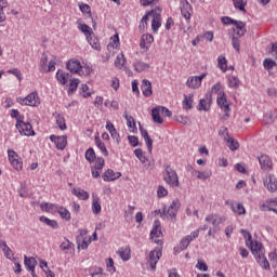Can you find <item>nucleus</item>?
Segmentation results:
<instances>
[{
    "instance_id": "37998d69",
    "label": "nucleus",
    "mask_w": 277,
    "mask_h": 277,
    "mask_svg": "<svg viewBox=\"0 0 277 277\" xmlns=\"http://www.w3.org/2000/svg\"><path fill=\"white\" fill-rule=\"evenodd\" d=\"M40 222H43V224H47V226H50V228H60V225L57 224V221L51 220L44 215L40 216Z\"/></svg>"
},
{
    "instance_id": "5701e85b",
    "label": "nucleus",
    "mask_w": 277,
    "mask_h": 277,
    "mask_svg": "<svg viewBox=\"0 0 277 277\" xmlns=\"http://www.w3.org/2000/svg\"><path fill=\"white\" fill-rule=\"evenodd\" d=\"M224 217L220 216L219 214H209L206 216L205 221L208 222V224H212L214 228H217L222 222H224Z\"/></svg>"
},
{
    "instance_id": "69168bd1",
    "label": "nucleus",
    "mask_w": 277,
    "mask_h": 277,
    "mask_svg": "<svg viewBox=\"0 0 277 277\" xmlns=\"http://www.w3.org/2000/svg\"><path fill=\"white\" fill-rule=\"evenodd\" d=\"M6 72L9 75H14V77H16L18 81H23V74L21 72V70H18V68L9 69Z\"/></svg>"
},
{
    "instance_id": "f03ea898",
    "label": "nucleus",
    "mask_w": 277,
    "mask_h": 277,
    "mask_svg": "<svg viewBox=\"0 0 277 277\" xmlns=\"http://www.w3.org/2000/svg\"><path fill=\"white\" fill-rule=\"evenodd\" d=\"M24 120H25V117L17 118L15 128L17 129L18 133L27 137H31V135H36V132H34V127H31V123L25 122Z\"/></svg>"
},
{
    "instance_id": "1a4fd4ad",
    "label": "nucleus",
    "mask_w": 277,
    "mask_h": 277,
    "mask_svg": "<svg viewBox=\"0 0 277 277\" xmlns=\"http://www.w3.org/2000/svg\"><path fill=\"white\" fill-rule=\"evenodd\" d=\"M8 155H9V161L11 166L14 168V170H17V172L19 170H23V161L21 160L16 151H14L13 149H9Z\"/></svg>"
},
{
    "instance_id": "9d476101",
    "label": "nucleus",
    "mask_w": 277,
    "mask_h": 277,
    "mask_svg": "<svg viewBox=\"0 0 277 277\" xmlns=\"http://www.w3.org/2000/svg\"><path fill=\"white\" fill-rule=\"evenodd\" d=\"M261 170L264 172H272L274 170V162L267 155H261L258 157Z\"/></svg>"
},
{
    "instance_id": "c756f323",
    "label": "nucleus",
    "mask_w": 277,
    "mask_h": 277,
    "mask_svg": "<svg viewBox=\"0 0 277 277\" xmlns=\"http://www.w3.org/2000/svg\"><path fill=\"white\" fill-rule=\"evenodd\" d=\"M182 105H183V109H186V111H189V109L194 107V93L184 95Z\"/></svg>"
},
{
    "instance_id": "338daca9",
    "label": "nucleus",
    "mask_w": 277,
    "mask_h": 277,
    "mask_svg": "<svg viewBox=\"0 0 277 277\" xmlns=\"http://www.w3.org/2000/svg\"><path fill=\"white\" fill-rule=\"evenodd\" d=\"M221 92H224V89H222V83L217 82L211 88L212 94H217L220 96Z\"/></svg>"
},
{
    "instance_id": "7ed1b4c3",
    "label": "nucleus",
    "mask_w": 277,
    "mask_h": 277,
    "mask_svg": "<svg viewBox=\"0 0 277 277\" xmlns=\"http://www.w3.org/2000/svg\"><path fill=\"white\" fill-rule=\"evenodd\" d=\"M41 209H45V211H51V209H57V213L62 217V220H65L66 222H69L70 220V211L64 207H57L53 203H41Z\"/></svg>"
},
{
    "instance_id": "6e6d98bb",
    "label": "nucleus",
    "mask_w": 277,
    "mask_h": 277,
    "mask_svg": "<svg viewBox=\"0 0 277 277\" xmlns=\"http://www.w3.org/2000/svg\"><path fill=\"white\" fill-rule=\"evenodd\" d=\"M252 254H255V252H261L263 250V245L259 241H255V242H250V246H249Z\"/></svg>"
},
{
    "instance_id": "680f3d73",
    "label": "nucleus",
    "mask_w": 277,
    "mask_h": 277,
    "mask_svg": "<svg viewBox=\"0 0 277 277\" xmlns=\"http://www.w3.org/2000/svg\"><path fill=\"white\" fill-rule=\"evenodd\" d=\"M263 66L266 70H272V68H274V66H276V61H274L272 58H265L263 62Z\"/></svg>"
},
{
    "instance_id": "f8f14e48",
    "label": "nucleus",
    "mask_w": 277,
    "mask_h": 277,
    "mask_svg": "<svg viewBox=\"0 0 277 277\" xmlns=\"http://www.w3.org/2000/svg\"><path fill=\"white\" fill-rule=\"evenodd\" d=\"M207 77V74H201L200 76H190L187 81L186 85L187 88H192V90H198L200 85H202V79Z\"/></svg>"
},
{
    "instance_id": "a211bd4d",
    "label": "nucleus",
    "mask_w": 277,
    "mask_h": 277,
    "mask_svg": "<svg viewBox=\"0 0 277 277\" xmlns=\"http://www.w3.org/2000/svg\"><path fill=\"white\" fill-rule=\"evenodd\" d=\"M233 31H234V36L238 37V38H243V36H246V32L248 31L246 29V22L242 21H236V23L234 24Z\"/></svg>"
},
{
    "instance_id": "de8ad7c7",
    "label": "nucleus",
    "mask_w": 277,
    "mask_h": 277,
    "mask_svg": "<svg viewBox=\"0 0 277 277\" xmlns=\"http://www.w3.org/2000/svg\"><path fill=\"white\" fill-rule=\"evenodd\" d=\"M90 47H92V49H95V51H101V43L98 42V40L93 37L92 35L89 36V39H87Z\"/></svg>"
},
{
    "instance_id": "052dcab7",
    "label": "nucleus",
    "mask_w": 277,
    "mask_h": 277,
    "mask_svg": "<svg viewBox=\"0 0 277 277\" xmlns=\"http://www.w3.org/2000/svg\"><path fill=\"white\" fill-rule=\"evenodd\" d=\"M106 267L109 274H116V266H114V259L108 258L106 260Z\"/></svg>"
},
{
    "instance_id": "5fc2aeb1",
    "label": "nucleus",
    "mask_w": 277,
    "mask_h": 277,
    "mask_svg": "<svg viewBox=\"0 0 277 277\" xmlns=\"http://www.w3.org/2000/svg\"><path fill=\"white\" fill-rule=\"evenodd\" d=\"M239 78L236 76H229L228 77V85L229 88H233L234 90H237V88H239Z\"/></svg>"
},
{
    "instance_id": "2eb2a0df",
    "label": "nucleus",
    "mask_w": 277,
    "mask_h": 277,
    "mask_svg": "<svg viewBox=\"0 0 277 277\" xmlns=\"http://www.w3.org/2000/svg\"><path fill=\"white\" fill-rule=\"evenodd\" d=\"M103 168H105V159L102 157L96 158L94 167L91 168V174L93 179H98V176H101Z\"/></svg>"
},
{
    "instance_id": "0e129e2a",
    "label": "nucleus",
    "mask_w": 277,
    "mask_h": 277,
    "mask_svg": "<svg viewBox=\"0 0 277 277\" xmlns=\"http://www.w3.org/2000/svg\"><path fill=\"white\" fill-rule=\"evenodd\" d=\"M262 211H273V213H276L277 209L272 207V201L266 200L265 203L261 206Z\"/></svg>"
},
{
    "instance_id": "f257e3e1",
    "label": "nucleus",
    "mask_w": 277,
    "mask_h": 277,
    "mask_svg": "<svg viewBox=\"0 0 277 277\" xmlns=\"http://www.w3.org/2000/svg\"><path fill=\"white\" fill-rule=\"evenodd\" d=\"M162 177L164 183L169 185V187H179V174H176V170L172 168L170 164H164V170L162 172Z\"/></svg>"
},
{
    "instance_id": "79ce46f5",
    "label": "nucleus",
    "mask_w": 277,
    "mask_h": 277,
    "mask_svg": "<svg viewBox=\"0 0 277 277\" xmlns=\"http://www.w3.org/2000/svg\"><path fill=\"white\" fill-rule=\"evenodd\" d=\"M79 83H80L79 79H77V78L70 79L69 88L67 91V94L69 96L75 94V92H77V88L79 87Z\"/></svg>"
},
{
    "instance_id": "6e6552de",
    "label": "nucleus",
    "mask_w": 277,
    "mask_h": 277,
    "mask_svg": "<svg viewBox=\"0 0 277 277\" xmlns=\"http://www.w3.org/2000/svg\"><path fill=\"white\" fill-rule=\"evenodd\" d=\"M161 237H163V233L161 232V222L159 220H155L150 232V239L156 243H161V240H159Z\"/></svg>"
},
{
    "instance_id": "c03bdc74",
    "label": "nucleus",
    "mask_w": 277,
    "mask_h": 277,
    "mask_svg": "<svg viewBox=\"0 0 277 277\" xmlns=\"http://www.w3.org/2000/svg\"><path fill=\"white\" fill-rule=\"evenodd\" d=\"M228 61L226 60V56H219L217 57V68H220V70H223V72H226V70H228Z\"/></svg>"
},
{
    "instance_id": "9b49d317",
    "label": "nucleus",
    "mask_w": 277,
    "mask_h": 277,
    "mask_svg": "<svg viewBox=\"0 0 277 277\" xmlns=\"http://www.w3.org/2000/svg\"><path fill=\"white\" fill-rule=\"evenodd\" d=\"M263 185L271 194L277 192V180L273 174H268L263 179Z\"/></svg>"
},
{
    "instance_id": "3c124183",
    "label": "nucleus",
    "mask_w": 277,
    "mask_h": 277,
    "mask_svg": "<svg viewBox=\"0 0 277 277\" xmlns=\"http://www.w3.org/2000/svg\"><path fill=\"white\" fill-rule=\"evenodd\" d=\"M5 8H8V1L0 0V23H5L6 16H5V12H3Z\"/></svg>"
},
{
    "instance_id": "4be33fe9",
    "label": "nucleus",
    "mask_w": 277,
    "mask_h": 277,
    "mask_svg": "<svg viewBox=\"0 0 277 277\" xmlns=\"http://www.w3.org/2000/svg\"><path fill=\"white\" fill-rule=\"evenodd\" d=\"M122 176V173L120 172H114V170L108 169L103 174V181L106 183H111V181H116L117 179H120Z\"/></svg>"
},
{
    "instance_id": "6ab92c4d",
    "label": "nucleus",
    "mask_w": 277,
    "mask_h": 277,
    "mask_svg": "<svg viewBox=\"0 0 277 277\" xmlns=\"http://www.w3.org/2000/svg\"><path fill=\"white\" fill-rule=\"evenodd\" d=\"M181 207V202L179 199L172 201L171 206L168 210H163V215H169V217H174L176 213H179V208Z\"/></svg>"
},
{
    "instance_id": "4d7b16f0",
    "label": "nucleus",
    "mask_w": 277,
    "mask_h": 277,
    "mask_svg": "<svg viewBox=\"0 0 277 277\" xmlns=\"http://www.w3.org/2000/svg\"><path fill=\"white\" fill-rule=\"evenodd\" d=\"M49 63V56L47 53H43L40 60V71L41 72H47V64Z\"/></svg>"
},
{
    "instance_id": "a18cd8bd",
    "label": "nucleus",
    "mask_w": 277,
    "mask_h": 277,
    "mask_svg": "<svg viewBox=\"0 0 277 277\" xmlns=\"http://www.w3.org/2000/svg\"><path fill=\"white\" fill-rule=\"evenodd\" d=\"M127 63V60L124 58V54H118L115 60V66L116 68L122 69L124 68V64Z\"/></svg>"
},
{
    "instance_id": "774afa93",
    "label": "nucleus",
    "mask_w": 277,
    "mask_h": 277,
    "mask_svg": "<svg viewBox=\"0 0 277 277\" xmlns=\"http://www.w3.org/2000/svg\"><path fill=\"white\" fill-rule=\"evenodd\" d=\"M103 268L101 267H92L90 268L91 277H101Z\"/></svg>"
},
{
    "instance_id": "dca6fc26",
    "label": "nucleus",
    "mask_w": 277,
    "mask_h": 277,
    "mask_svg": "<svg viewBox=\"0 0 277 277\" xmlns=\"http://www.w3.org/2000/svg\"><path fill=\"white\" fill-rule=\"evenodd\" d=\"M50 140L51 142H53V144H55L57 150H64V148H66V145L68 144V137L66 135H63V136L51 135Z\"/></svg>"
},
{
    "instance_id": "e433bc0d",
    "label": "nucleus",
    "mask_w": 277,
    "mask_h": 277,
    "mask_svg": "<svg viewBox=\"0 0 277 277\" xmlns=\"http://www.w3.org/2000/svg\"><path fill=\"white\" fill-rule=\"evenodd\" d=\"M159 27H161V14L155 13L151 22V29L154 34H157V31H159Z\"/></svg>"
},
{
    "instance_id": "f3484780",
    "label": "nucleus",
    "mask_w": 277,
    "mask_h": 277,
    "mask_svg": "<svg viewBox=\"0 0 277 277\" xmlns=\"http://www.w3.org/2000/svg\"><path fill=\"white\" fill-rule=\"evenodd\" d=\"M255 256V261L259 263V265L263 269H269V262L267 261V258H265V250L262 249L261 251L255 252L253 254Z\"/></svg>"
},
{
    "instance_id": "09e8293b",
    "label": "nucleus",
    "mask_w": 277,
    "mask_h": 277,
    "mask_svg": "<svg viewBox=\"0 0 277 277\" xmlns=\"http://www.w3.org/2000/svg\"><path fill=\"white\" fill-rule=\"evenodd\" d=\"M84 157L89 163H94V161H96V153H94L93 148H89L85 151Z\"/></svg>"
},
{
    "instance_id": "e2e57ef3",
    "label": "nucleus",
    "mask_w": 277,
    "mask_h": 277,
    "mask_svg": "<svg viewBox=\"0 0 277 277\" xmlns=\"http://www.w3.org/2000/svg\"><path fill=\"white\" fill-rule=\"evenodd\" d=\"M60 249L63 250V252H66V250H71L72 242L65 238L64 241L60 245Z\"/></svg>"
},
{
    "instance_id": "cd10ccee",
    "label": "nucleus",
    "mask_w": 277,
    "mask_h": 277,
    "mask_svg": "<svg viewBox=\"0 0 277 277\" xmlns=\"http://www.w3.org/2000/svg\"><path fill=\"white\" fill-rule=\"evenodd\" d=\"M56 79L61 85H66L68 83V79H70V74L58 69L56 72Z\"/></svg>"
},
{
    "instance_id": "7c9ffc66",
    "label": "nucleus",
    "mask_w": 277,
    "mask_h": 277,
    "mask_svg": "<svg viewBox=\"0 0 277 277\" xmlns=\"http://www.w3.org/2000/svg\"><path fill=\"white\" fill-rule=\"evenodd\" d=\"M71 194L79 200H88L90 198V194L82 188H74Z\"/></svg>"
},
{
    "instance_id": "39448f33",
    "label": "nucleus",
    "mask_w": 277,
    "mask_h": 277,
    "mask_svg": "<svg viewBox=\"0 0 277 277\" xmlns=\"http://www.w3.org/2000/svg\"><path fill=\"white\" fill-rule=\"evenodd\" d=\"M216 103L219 107H221V109L225 113V115L223 116V120H227V118L230 116V106L228 104V101L226 100V93H219Z\"/></svg>"
},
{
    "instance_id": "f704fd0d",
    "label": "nucleus",
    "mask_w": 277,
    "mask_h": 277,
    "mask_svg": "<svg viewBox=\"0 0 277 277\" xmlns=\"http://www.w3.org/2000/svg\"><path fill=\"white\" fill-rule=\"evenodd\" d=\"M0 248L2 249V252H4V255L10 261H14V252H12V249L8 247V243L5 241H0Z\"/></svg>"
},
{
    "instance_id": "864d4df0",
    "label": "nucleus",
    "mask_w": 277,
    "mask_h": 277,
    "mask_svg": "<svg viewBox=\"0 0 277 277\" xmlns=\"http://www.w3.org/2000/svg\"><path fill=\"white\" fill-rule=\"evenodd\" d=\"M226 144L228 145L229 150H239V142H237L235 138L228 137V140L226 141Z\"/></svg>"
},
{
    "instance_id": "49530a36",
    "label": "nucleus",
    "mask_w": 277,
    "mask_h": 277,
    "mask_svg": "<svg viewBox=\"0 0 277 277\" xmlns=\"http://www.w3.org/2000/svg\"><path fill=\"white\" fill-rule=\"evenodd\" d=\"M78 29L84 34L87 40H90V36H92V28H90L88 24H81L78 26Z\"/></svg>"
},
{
    "instance_id": "72a5a7b5",
    "label": "nucleus",
    "mask_w": 277,
    "mask_h": 277,
    "mask_svg": "<svg viewBox=\"0 0 277 277\" xmlns=\"http://www.w3.org/2000/svg\"><path fill=\"white\" fill-rule=\"evenodd\" d=\"M123 116L127 120V124H128V129H129L130 133H137V126H135V119L133 117L127 115V113Z\"/></svg>"
},
{
    "instance_id": "ddd939ff",
    "label": "nucleus",
    "mask_w": 277,
    "mask_h": 277,
    "mask_svg": "<svg viewBox=\"0 0 277 277\" xmlns=\"http://www.w3.org/2000/svg\"><path fill=\"white\" fill-rule=\"evenodd\" d=\"M67 70L72 72L74 75H81V70H83V65L77 58H71L66 64Z\"/></svg>"
},
{
    "instance_id": "4c0bfd02",
    "label": "nucleus",
    "mask_w": 277,
    "mask_h": 277,
    "mask_svg": "<svg viewBox=\"0 0 277 277\" xmlns=\"http://www.w3.org/2000/svg\"><path fill=\"white\" fill-rule=\"evenodd\" d=\"M95 145L101 150L104 157H109V151L107 150V147L105 146V143L101 141V137L95 136Z\"/></svg>"
},
{
    "instance_id": "13d9d810",
    "label": "nucleus",
    "mask_w": 277,
    "mask_h": 277,
    "mask_svg": "<svg viewBox=\"0 0 277 277\" xmlns=\"http://www.w3.org/2000/svg\"><path fill=\"white\" fill-rule=\"evenodd\" d=\"M219 135L224 140V142H228V137H232L228 133V128L222 126L219 130Z\"/></svg>"
},
{
    "instance_id": "bf43d9fd",
    "label": "nucleus",
    "mask_w": 277,
    "mask_h": 277,
    "mask_svg": "<svg viewBox=\"0 0 277 277\" xmlns=\"http://www.w3.org/2000/svg\"><path fill=\"white\" fill-rule=\"evenodd\" d=\"M240 37H237L235 35H233L232 37V47L233 49H235V51H237V53H239L240 51V45H241V40H239Z\"/></svg>"
},
{
    "instance_id": "412c9836",
    "label": "nucleus",
    "mask_w": 277,
    "mask_h": 277,
    "mask_svg": "<svg viewBox=\"0 0 277 277\" xmlns=\"http://www.w3.org/2000/svg\"><path fill=\"white\" fill-rule=\"evenodd\" d=\"M225 205H228V207H230L232 211L236 213V215H246V208L242 203H235L230 200H227Z\"/></svg>"
},
{
    "instance_id": "58836bf2",
    "label": "nucleus",
    "mask_w": 277,
    "mask_h": 277,
    "mask_svg": "<svg viewBox=\"0 0 277 277\" xmlns=\"http://www.w3.org/2000/svg\"><path fill=\"white\" fill-rule=\"evenodd\" d=\"M24 264L26 269L29 272V269H36V266L38 265V261H36L34 258H27V255H25Z\"/></svg>"
},
{
    "instance_id": "473e14b6",
    "label": "nucleus",
    "mask_w": 277,
    "mask_h": 277,
    "mask_svg": "<svg viewBox=\"0 0 277 277\" xmlns=\"http://www.w3.org/2000/svg\"><path fill=\"white\" fill-rule=\"evenodd\" d=\"M117 254H119L120 259L123 261H130L131 260V248L129 247H121L118 251Z\"/></svg>"
},
{
    "instance_id": "c85d7f7f",
    "label": "nucleus",
    "mask_w": 277,
    "mask_h": 277,
    "mask_svg": "<svg viewBox=\"0 0 277 277\" xmlns=\"http://www.w3.org/2000/svg\"><path fill=\"white\" fill-rule=\"evenodd\" d=\"M106 130L110 133L113 140H116L117 144H120V134L116 131V127L110 121L106 122Z\"/></svg>"
},
{
    "instance_id": "b1692460",
    "label": "nucleus",
    "mask_w": 277,
    "mask_h": 277,
    "mask_svg": "<svg viewBox=\"0 0 277 277\" xmlns=\"http://www.w3.org/2000/svg\"><path fill=\"white\" fill-rule=\"evenodd\" d=\"M153 42H155V38L153 37V35L145 34L141 38L140 47H141V49L148 50V48L150 47V44H153Z\"/></svg>"
},
{
    "instance_id": "bb28decb",
    "label": "nucleus",
    "mask_w": 277,
    "mask_h": 277,
    "mask_svg": "<svg viewBox=\"0 0 277 277\" xmlns=\"http://www.w3.org/2000/svg\"><path fill=\"white\" fill-rule=\"evenodd\" d=\"M141 90L146 97L153 96V83L149 80L144 79L142 81Z\"/></svg>"
},
{
    "instance_id": "603ef678",
    "label": "nucleus",
    "mask_w": 277,
    "mask_h": 277,
    "mask_svg": "<svg viewBox=\"0 0 277 277\" xmlns=\"http://www.w3.org/2000/svg\"><path fill=\"white\" fill-rule=\"evenodd\" d=\"M92 211H93L94 215H98V213H101V211H102L101 202H98V197L93 198Z\"/></svg>"
},
{
    "instance_id": "a19ab883",
    "label": "nucleus",
    "mask_w": 277,
    "mask_h": 277,
    "mask_svg": "<svg viewBox=\"0 0 277 277\" xmlns=\"http://www.w3.org/2000/svg\"><path fill=\"white\" fill-rule=\"evenodd\" d=\"M53 116L56 118V124L61 129V131H66V119L64 116L54 113Z\"/></svg>"
},
{
    "instance_id": "4468645a",
    "label": "nucleus",
    "mask_w": 277,
    "mask_h": 277,
    "mask_svg": "<svg viewBox=\"0 0 277 277\" xmlns=\"http://www.w3.org/2000/svg\"><path fill=\"white\" fill-rule=\"evenodd\" d=\"M213 101V95L207 93L203 98L199 101L197 106L198 111H209L211 109V103Z\"/></svg>"
},
{
    "instance_id": "8fccbe9b",
    "label": "nucleus",
    "mask_w": 277,
    "mask_h": 277,
    "mask_svg": "<svg viewBox=\"0 0 277 277\" xmlns=\"http://www.w3.org/2000/svg\"><path fill=\"white\" fill-rule=\"evenodd\" d=\"M233 3L236 10H239L240 12H246V5L248 4L246 0H233Z\"/></svg>"
},
{
    "instance_id": "a878e982",
    "label": "nucleus",
    "mask_w": 277,
    "mask_h": 277,
    "mask_svg": "<svg viewBox=\"0 0 277 277\" xmlns=\"http://www.w3.org/2000/svg\"><path fill=\"white\" fill-rule=\"evenodd\" d=\"M26 105L29 107H38V105H40V98L37 92H32L26 96Z\"/></svg>"
},
{
    "instance_id": "423d86ee",
    "label": "nucleus",
    "mask_w": 277,
    "mask_h": 277,
    "mask_svg": "<svg viewBox=\"0 0 277 277\" xmlns=\"http://www.w3.org/2000/svg\"><path fill=\"white\" fill-rule=\"evenodd\" d=\"M134 155L138 159V161H141L144 168H146V170H153L155 168V160H148L142 149H135Z\"/></svg>"
},
{
    "instance_id": "393cba45",
    "label": "nucleus",
    "mask_w": 277,
    "mask_h": 277,
    "mask_svg": "<svg viewBox=\"0 0 277 277\" xmlns=\"http://www.w3.org/2000/svg\"><path fill=\"white\" fill-rule=\"evenodd\" d=\"M140 131L142 137L145 140V144L147 146L148 153H153V138L148 135V131H146L142 124H140Z\"/></svg>"
},
{
    "instance_id": "0eeeda50",
    "label": "nucleus",
    "mask_w": 277,
    "mask_h": 277,
    "mask_svg": "<svg viewBox=\"0 0 277 277\" xmlns=\"http://www.w3.org/2000/svg\"><path fill=\"white\" fill-rule=\"evenodd\" d=\"M200 235V230H194L192 232L190 235H187L185 237H183L180 241V250H187V248H189V245L192 243V241H194V239H198V236Z\"/></svg>"
},
{
    "instance_id": "20e7f679",
    "label": "nucleus",
    "mask_w": 277,
    "mask_h": 277,
    "mask_svg": "<svg viewBox=\"0 0 277 277\" xmlns=\"http://www.w3.org/2000/svg\"><path fill=\"white\" fill-rule=\"evenodd\" d=\"M161 256H162V251H161V248L159 247L155 248L153 251L149 252L147 256V263L153 269V272L157 269V263H159V260L161 259Z\"/></svg>"
},
{
    "instance_id": "2f4dec72",
    "label": "nucleus",
    "mask_w": 277,
    "mask_h": 277,
    "mask_svg": "<svg viewBox=\"0 0 277 277\" xmlns=\"http://www.w3.org/2000/svg\"><path fill=\"white\" fill-rule=\"evenodd\" d=\"M193 176H197L199 181H207V179H211V176H213V173L211 171L193 170Z\"/></svg>"
},
{
    "instance_id": "aec40b11",
    "label": "nucleus",
    "mask_w": 277,
    "mask_h": 277,
    "mask_svg": "<svg viewBox=\"0 0 277 277\" xmlns=\"http://www.w3.org/2000/svg\"><path fill=\"white\" fill-rule=\"evenodd\" d=\"M181 14L186 21L192 18V4L187 0L181 1Z\"/></svg>"
},
{
    "instance_id": "c9c22d12",
    "label": "nucleus",
    "mask_w": 277,
    "mask_h": 277,
    "mask_svg": "<svg viewBox=\"0 0 277 277\" xmlns=\"http://www.w3.org/2000/svg\"><path fill=\"white\" fill-rule=\"evenodd\" d=\"M151 118L156 124H163V118H161L159 106L151 109Z\"/></svg>"
},
{
    "instance_id": "ea45409f",
    "label": "nucleus",
    "mask_w": 277,
    "mask_h": 277,
    "mask_svg": "<svg viewBox=\"0 0 277 277\" xmlns=\"http://www.w3.org/2000/svg\"><path fill=\"white\" fill-rule=\"evenodd\" d=\"M133 66L136 72H144V70H148L150 68L148 63H144L142 61L134 63Z\"/></svg>"
}]
</instances>
